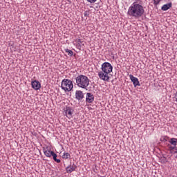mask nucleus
<instances>
[{"label": "nucleus", "mask_w": 177, "mask_h": 177, "mask_svg": "<svg viewBox=\"0 0 177 177\" xmlns=\"http://www.w3.org/2000/svg\"><path fill=\"white\" fill-rule=\"evenodd\" d=\"M32 88L35 89V91H38L41 89V83L38 82V80H34L31 82Z\"/></svg>", "instance_id": "9d476101"}, {"label": "nucleus", "mask_w": 177, "mask_h": 177, "mask_svg": "<svg viewBox=\"0 0 177 177\" xmlns=\"http://www.w3.org/2000/svg\"><path fill=\"white\" fill-rule=\"evenodd\" d=\"M70 157H71V156L68 152H64L62 155V158H64V160H68V158H70Z\"/></svg>", "instance_id": "2eb2a0df"}, {"label": "nucleus", "mask_w": 177, "mask_h": 177, "mask_svg": "<svg viewBox=\"0 0 177 177\" xmlns=\"http://www.w3.org/2000/svg\"><path fill=\"white\" fill-rule=\"evenodd\" d=\"M44 153L46 157H53L54 161L58 164L61 162L60 159H57V154L53 151L48 150V148H43Z\"/></svg>", "instance_id": "39448f33"}, {"label": "nucleus", "mask_w": 177, "mask_h": 177, "mask_svg": "<svg viewBox=\"0 0 177 177\" xmlns=\"http://www.w3.org/2000/svg\"><path fill=\"white\" fill-rule=\"evenodd\" d=\"M75 99L76 100H78L79 102H81L83 99L85 98V96L84 95V93L81 90H77L75 91Z\"/></svg>", "instance_id": "0eeeda50"}, {"label": "nucleus", "mask_w": 177, "mask_h": 177, "mask_svg": "<svg viewBox=\"0 0 177 177\" xmlns=\"http://www.w3.org/2000/svg\"><path fill=\"white\" fill-rule=\"evenodd\" d=\"M169 150H170V153H172V151L175 150L174 151V154H177V147L176 146H175V145L170 146L169 147Z\"/></svg>", "instance_id": "dca6fc26"}, {"label": "nucleus", "mask_w": 177, "mask_h": 177, "mask_svg": "<svg viewBox=\"0 0 177 177\" xmlns=\"http://www.w3.org/2000/svg\"><path fill=\"white\" fill-rule=\"evenodd\" d=\"M64 110L67 118H73V113H74V109L73 107L66 106Z\"/></svg>", "instance_id": "423d86ee"}, {"label": "nucleus", "mask_w": 177, "mask_h": 177, "mask_svg": "<svg viewBox=\"0 0 177 177\" xmlns=\"http://www.w3.org/2000/svg\"><path fill=\"white\" fill-rule=\"evenodd\" d=\"M127 14L129 16H131V17L139 19L145 15V8H143V6L139 4V3L133 2L129 8Z\"/></svg>", "instance_id": "f257e3e1"}, {"label": "nucleus", "mask_w": 177, "mask_h": 177, "mask_svg": "<svg viewBox=\"0 0 177 177\" xmlns=\"http://www.w3.org/2000/svg\"><path fill=\"white\" fill-rule=\"evenodd\" d=\"M65 52L68 53V56H73V55H74V53L73 52V50H69L68 48L65 49Z\"/></svg>", "instance_id": "f3484780"}, {"label": "nucleus", "mask_w": 177, "mask_h": 177, "mask_svg": "<svg viewBox=\"0 0 177 177\" xmlns=\"http://www.w3.org/2000/svg\"><path fill=\"white\" fill-rule=\"evenodd\" d=\"M153 1L154 6H157L158 5H160V3L161 2V0H153Z\"/></svg>", "instance_id": "a211bd4d"}, {"label": "nucleus", "mask_w": 177, "mask_h": 177, "mask_svg": "<svg viewBox=\"0 0 177 177\" xmlns=\"http://www.w3.org/2000/svg\"><path fill=\"white\" fill-rule=\"evenodd\" d=\"M89 78H88L86 75H80L76 77V84L79 88H82V89H86L88 91V86H89Z\"/></svg>", "instance_id": "7ed1b4c3"}, {"label": "nucleus", "mask_w": 177, "mask_h": 177, "mask_svg": "<svg viewBox=\"0 0 177 177\" xmlns=\"http://www.w3.org/2000/svg\"><path fill=\"white\" fill-rule=\"evenodd\" d=\"M167 138H168V136H165L163 138H160L161 142H164V143H165V142L168 141V140H167Z\"/></svg>", "instance_id": "6ab92c4d"}, {"label": "nucleus", "mask_w": 177, "mask_h": 177, "mask_svg": "<svg viewBox=\"0 0 177 177\" xmlns=\"http://www.w3.org/2000/svg\"><path fill=\"white\" fill-rule=\"evenodd\" d=\"M102 71L98 73V77L102 81H106L109 82L110 81V76L109 74L113 71V66L109 62H104L101 67Z\"/></svg>", "instance_id": "f03ea898"}, {"label": "nucleus", "mask_w": 177, "mask_h": 177, "mask_svg": "<svg viewBox=\"0 0 177 177\" xmlns=\"http://www.w3.org/2000/svg\"><path fill=\"white\" fill-rule=\"evenodd\" d=\"M129 78L135 87L140 86V83L139 82V80L137 77H135V76L133 75H129Z\"/></svg>", "instance_id": "1a4fd4ad"}, {"label": "nucleus", "mask_w": 177, "mask_h": 177, "mask_svg": "<svg viewBox=\"0 0 177 177\" xmlns=\"http://www.w3.org/2000/svg\"><path fill=\"white\" fill-rule=\"evenodd\" d=\"M89 15H90V12L88 10L85 11L84 13V17H89Z\"/></svg>", "instance_id": "aec40b11"}, {"label": "nucleus", "mask_w": 177, "mask_h": 177, "mask_svg": "<svg viewBox=\"0 0 177 177\" xmlns=\"http://www.w3.org/2000/svg\"><path fill=\"white\" fill-rule=\"evenodd\" d=\"M171 8H172V2L163 5L161 7V10H163V12H167V10L171 9Z\"/></svg>", "instance_id": "ddd939ff"}, {"label": "nucleus", "mask_w": 177, "mask_h": 177, "mask_svg": "<svg viewBox=\"0 0 177 177\" xmlns=\"http://www.w3.org/2000/svg\"><path fill=\"white\" fill-rule=\"evenodd\" d=\"M93 100H95V96L93 95V94L91 93H87L86 97V102L87 103H93Z\"/></svg>", "instance_id": "f8f14e48"}, {"label": "nucleus", "mask_w": 177, "mask_h": 177, "mask_svg": "<svg viewBox=\"0 0 177 177\" xmlns=\"http://www.w3.org/2000/svg\"><path fill=\"white\" fill-rule=\"evenodd\" d=\"M61 88L65 92H70L74 88L73 81L68 79H64L62 82Z\"/></svg>", "instance_id": "20e7f679"}, {"label": "nucleus", "mask_w": 177, "mask_h": 177, "mask_svg": "<svg viewBox=\"0 0 177 177\" xmlns=\"http://www.w3.org/2000/svg\"><path fill=\"white\" fill-rule=\"evenodd\" d=\"M90 3H95L97 0H86Z\"/></svg>", "instance_id": "412c9836"}, {"label": "nucleus", "mask_w": 177, "mask_h": 177, "mask_svg": "<svg viewBox=\"0 0 177 177\" xmlns=\"http://www.w3.org/2000/svg\"><path fill=\"white\" fill-rule=\"evenodd\" d=\"M77 169V165L75 163H71L66 168V171L67 174H71V172H74Z\"/></svg>", "instance_id": "6e6552de"}, {"label": "nucleus", "mask_w": 177, "mask_h": 177, "mask_svg": "<svg viewBox=\"0 0 177 177\" xmlns=\"http://www.w3.org/2000/svg\"><path fill=\"white\" fill-rule=\"evenodd\" d=\"M169 143H170L171 146H177V138H170L169 140Z\"/></svg>", "instance_id": "4468645a"}, {"label": "nucleus", "mask_w": 177, "mask_h": 177, "mask_svg": "<svg viewBox=\"0 0 177 177\" xmlns=\"http://www.w3.org/2000/svg\"><path fill=\"white\" fill-rule=\"evenodd\" d=\"M75 42H77L76 46L77 49H80V50H81V49H82L85 45V41H82L81 39H75Z\"/></svg>", "instance_id": "9b49d317"}]
</instances>
